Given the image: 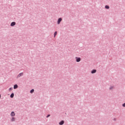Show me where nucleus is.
Wrapping results in <instances>:
<instances>
[{
  "instance_id": "f257e3e1",
  "label": "nucleus",
  "mask_w": 125,
  "mask_h": 125,
  "mask_svg": "<svg viewBox=\"0 0 125 125\" xmlns=\"http://www.w3.org/2000/svg\"><path fill=\"white\" fill-rule=\"evenodd\" d=\"M75 59H76V61L77 62H80V61H81V58L76 57Z\"/></svg>"
},
{
  "instance_id": "f03ea898",
  "label": "nucleus",
  "mask_w": 125,
  "mask_h": 125,
  "mask_svg": "<svg viewBox=\"0 0 125 125\" xmlns=\"http://www.w3.org/2000/svg\"><path fill=\"white\" fill-rule=\"evenodd\" d=\"M22 75H23V72H21V73H20V74L17 76V78H20V77H21Z\"/></svg>"
},
{
  "instance_id": "7ed1b4c3",
  "label": "nucleus",
  "mask_w": 125,
  "mask_h": 125,
  "mask_svg": "<svg viewBox=\"0 0 125 125\" xmlns=\"http://www.w3.org/2000/svg\"><path fill=\"white\" fill-rule=\"evenodd\" d=\"M61 21H62V19L59 18L58 21V24H60V22H61Z\"/></svg>"
},
{
  "instance_id": "20e7f679",
  "label": "nucleus",
  "mask_w": 125,
  "mask_h": 125,
  "mask_svg": "<svg viewBox=\"0 0 125 125\" xmlns=\"http://www.w3.org/2000/svg\"><path fill=\"white\" fill-rule=\"evenodd\" d=\"M16 24V23L14 21L12 22L11 23V26L12 27H13V26H15V25Z\"/></svg>"
},
{
  "instance_id": "39448f33",
  "label": "nucleus",
  "mask_w": 125,
  "mask_h": 125,
  "mask_svg": "<svg viewBox=\"0 0 125 125\" xmlns=\"http://www.w3.org/2000/svg\"><path fill=\"white\" fill-rule=\"evenodd\" d=\"M11 117H14L15 116V113L14 112L12 111L11 113Z\"/></svg>"
},
{
  "instance_id": "423d86ee",
  "label": "nucleus",
  "mask_w": 125,
  "mask_h": 125,
  "mask_svg": "<svg viewBox=\"0 0 125 125\" xmlns=\"http://www.w3.org/2000/svg\"><path fill=\"white\" fill-rule=\"evenodd\" d=\"M95 73H96V70L94 69V70H92L91 74H95Z\"/></svg>"
},
{
  "instance_id": "0eeeda50",
  "label": "nucleus",
  "mask_w": 125,
  "mask_h": 125,
  "mask_svg": "<svg viewBox=\"0 0 125 125\" xmlns=\"http://www.w3.org/2000/svg\"><path fill=\"white\" fill-rule=\"evenodd\" d=\"M18 85H17V84H15L14 85V89H16V88H18Z\"/></svg>"
},
{
  "instance_id": "6e6552de",
  "label": "nucleus",
  "mask_w": 125,
  "mask_h": 125,
  "mask_svg": "<svg viewBox=\"0 0 125 125\" xmlns=\"http://www.w3.org/2000/svg\"><path fill=\"white\" fill-rule=\"evenodd\" d=\"M64 124V121H62L61 122L59 123V125H62Z\"/></svg>"
},
{
  "instance_id": "1a4fd4ad",
  "label": "nucleus",
  "mask_w": 125,
  "mask_h": 125,
  "mask_svg": "<svg viewBox=\"0 0 125 125\" xmlns=\"http://www.w3.org/2000/svg\"><path fill=\"white\" fill-rule=\"evenodd\" d=\"M10 97H11V98H13V97H14V94L12 93L10 95Z\"/></svg>"
},
{
  "instance_id": "9d476101",
  "label": "nucleus",
  "mask_w": 125,
  "mask_h": 125,
  "mask_svg": "<svg viewBox=\"0 0 125 125\" xmlns=\"http://www.w3.org/2000/svg\"><path fill=\"white\" fill-rule=\"evenodd\" d=\"M109 89L110 90H112V89H114V86H111L110 87H109Z\"/></svg>"
},
{
  "instance_id": "9b49d317",
  "label": "nucleus",
  "mask_w": 125,
  "mask_h": 125,
  "mask_svg": "<svg viewBox=\"0 0 125 125\" xmlns=\"http://www.w3.org/2000/svg\"><path fill=\"white\" fill-rule=\"evenodd\" d=\"M105 8H106V9H109V8H110V7H109V6L108 5H106L105 6Z\"/></svg>"
},
{
  "instance_id": "f8f14e48",
  "label": "nucleus",
  "mask_w": 125,
  "mask_h": 125,
  "mask_svg": "<svg viewBox=\"0 0 125 125\" xmlns=\"http://www.w3.org/2000/svg\"><path fill=\"white\" fill-rule=\"evenodd\" d=\"M12 122H14L15 121V118L13 117L11 119Z\"/></svg>"
},
{
  "instance_id": "ddd939ff",
  "label": "nucleus",
  "mask_w": 125,
  "mask_h": 125,
  "mask_svg": "<svg viewBox=\"0 0 125 125\" xmlns=\"http://www.w3.org/2000/svg\"><path fill=\"white\" fill-rule=\"evenodd\" d=\"M34 91H35V90L32 89V90L30 91V93H33V92H34Z\"/></svg>"
},
{
  "instance_id": "4468645a",
  "label": "nucleus",
  "mask_w": 125,
  "mask_h": 125,
  "mask_svg": "<svg viewBox=\"0 0 125 125\" xmlns=\"http://www.w3.org/2000/svg\"><path fill=\"white\" fill-rule=\"evenodd\" d=\"M57 35V32H55L54 33V37H55V36H56Z\"/></svg>"
},
{
  "instance_id": "2eb2a0df",
  "label": "nucleus",
  "mask_w": 125,
  "mask_h": 125,
  "mask_svg": "<svg viewBox=\"0 0 125 125\" xmlns=\"http://www.w3.org/2000/svg\"><path fill=\"white\" fill-rule=\"evenodd\" d=\"M12 89H13V88H10L9 89V90H12Z\"/></svg>"
},
{
  "instance_id": "dca6fc26",
  "label": "nucleus",
  "mask_w": 125,
  "mask_h": 125,
  "mask_svg": "<svg viewBox=\"0 0 125 125\" xmlns=\"http://www.w3.org/2000/svg\"><path fill=\"white\" fill-rule=\"evenodd\" d=\"M49 117H50V115H48L47 116V118H48Z\"/></svg>"
},
{
  "instance_id": "f3484780",
  "label": "nucleus",
  "mask_w": 125,
  "mask_h": 125,
  "mask_svg": "<svg viewBox=\"0 0 125 125\" xmlns=\"http://www.w3.org/2000/svg\"><path fill=\"white\" fill-rule=\"evenodd\" d=\"M123 107H125V103L123 104Z\"/></svg>"
},
{
  "instance_id": "a211bd4d",
  "label": "nucleus",
  "mask_w": 125,
  "mask_h": 125,
  "mask_svg": "<svg viewBox=\"0 0 125 125\" xmlns=\"http://www.w3.org/2000/svg\"><path fill=\"white\" fill-rule=\"evenodd\" d=\"M0 97H1V96H0Z\"/></svg>"
}]
</instances>
